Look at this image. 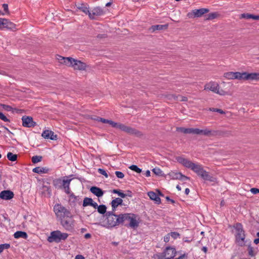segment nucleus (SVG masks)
Returning <instances> with one entry per match:
<instances>
[{"label":"nucleus","mask_w":259,"mask_h":259,"mask_svg":"<svg viewBox=\"0 0 259 259\" xmlns=\"http://www.w3.org/2000/svg\"><path fill=\"white\" fill-rule=\"evenodd\" d=\"M94 119L98 121L102 122L104 123H108L111 125L112 127L119 128L121 131H123L130 135H135L138 137H141L143 136V134L141 132L136 130V128L126 126L120 123L115 122L112 120L104 119L101 117H98L97 119Z\"/></svg>","instance_id":"nucleus-1"},{"label":"nucleus","mask_w":259,"mask_h":259,"mask_svg":"<svg viewBox=\"0 0 259 259\" xmlns=\"http://www.w3.org/2000/svg\"><path fill=\"white\" fill-rule=\"evenodd\" d=\"M115 211H107L105 214L108 228H113L122 224V213L115 214Z\"/></svg>","instance_id":"nucleus-2"},{"label":"nucleus","mask_w":259,"mask_h":259,"mask_svg":"<svg viewBox=\"0 0 259 259\" xmlns=\"http://www.w3.org/2000/svg\"><path fill=\"white\" fill-rule=\"evenodd\" d=\"M137 216L133 213H123L122 214V224L127 227L136 229L139 226V222L137 219Z\"/></svg>","instance_id":"nucleus-3"},{"label":"nucleus","mask_w":259,"mask_h":259,"mask_svg":"<svg viewBox=\"0 0 259 259\" xmlns=\"http://www.w3.org/2000/svg\"><path fill=\"white\" fill-rule=\"evenodd\" d=\"M233 227L236 232L235 235L236 241L239 246H244L245 234L242 225L241 223H237L233 226Z\"/></svg>","instance_id":"nucleus-4"},{"label":"nucleus","mask_w":259,"mask_h":259,"mask_svg":"<svg viewBox=\"0 0 259 259\" xmlns=\"http://www.w3.org/2000/svg\"><path fill=\"white\" fill-rule=\"evenodd\" d=\"M54 209L57 217H59L60 220L73 217L70 210L61 204L55 205Z\"/></svg>","instance_id":"nucleus-5"},{"label":"nucleus","mask_w":259,"mask_h":259,"mask_svg":"<svg viewBox=\"0 0 259 259\" xmlns=\"http://www.w3.org/2000/svg\"><path fill=\"white\" fill-rule=\"evenodd\" d=\"M68 237V234L66 233H62L60 231L57 230L51 233L50 236L48 238L49 242L59 243L65 240Z\"/></svg>","instance_id":"nucleus-6"},{"label":"nucleus","mask_w":259,"mask_h":259,"mask_svg":"<svg viewBox=\"0 0 259 259\" xmlns=\"http://www.w3.org/2000/svg\"><path fill=\"white\" fill-rule=\"evenodd\" d=\"M177 254L175 247L167 246L163 252L156 254L158 259H171L174 257Z\"/></svg>","instance_id":"nucleus-7"},{"label":"nucleus","mask_w":259,"mask_h":259,"mask_svg":"<svg viewBox=\"0 0 259 259\" xmlns=\"http://www.w3.org/2000/svg\"><path fill=\"white\" fill-rule=\"evenodd\" d=\"M176 159L179 163L182 164L184 166L187 168H190L195 173L201 165L194 163L190 160L181 156L177 157Z\"/></svg>","instance_id":"nucleus-8"},{"label":"nucleus","mask_w":259,"mask_h":259,"mask_svg":"<svg viewBox=\"0 0 259 259\" xmlns=\"http://www.w3.org/2000/svg\"><path fill=\"white\" fill-rule=\"evenodd\" d=\"M204 90L210 91L222 96L227 95V92L222 89L220 90V86L219 84L214 81H210L206 83L204 86Z\"/></svg>","instance_id":"nucleus-9"},{"label":"nucleus","mask_w":259,"mask_h":259,"mask_svg":"<svg viewBox=\"0 0 259 259\" xmlns=\"http://www.w3.org/2000/svg\"><path fill=\"white\" fill-rule=\"evenodd\" d=\"M196 174L205 181H208L211 182H214L216 181V179L214 177L210 175L208 172L203 169L202 165H200Z\"/></svg>","instance_id":"nucleus-10"},{"label":"nucleus","mask_w":259,"mask_h":259,"mask_svg":"<svg viewBox=\"0 0 259 259\" xmlns=\"http://www.w3.org/2000/svg\"><path fill=\"white\" fill-rule=\"evenodd\" d=\"M75 221L73 217L62 219L60 220L61 225L67 231H72L74 228Z\"/></svg>","instance_id":"nucleus-11"},{"label":"nucleus","mask_w":259,"mask_h":259,"mask_svg":"<svg viewBox=\"0 0 259 259\" xmlns=\"http://www.w3.org/2000/svg\"><path fill=\"white\" fill-rule=\"evenodd\" d=\"M209 11L208 9L201 8L199 9L193 10L192 12L188 13L187 16L189 18H198L201 17L203 14L208 13Z\"/></svg>","instance_id":"nucleus-12"},{"label":"nucleus","mask_w":259,"mask_h":259,"mask_svg":"<svg viewBox=\"0 0 259 259\" xmlns=\"http://www.w3.org/2000/svg\"><path fill=\"white\" fill-rule=\"evenodd\" d=\"M4 28L13 30L16 28V25L7 19L0 18V29Z\"/></svg>","instance_id":"nucleus-13"},{"label":"nucleus","mask_w":259,"mask_h":259,"mask_svg":"<svg viewBox=\"0 0 259 259\" xmlns=\"http://www.w3.org/2000/svg\"><path fill=\"white\" fill-rule=\"evenodd\" d=\"M22 125L26 127H33L36 125V123L33 121L31 116H23L22 117Z\"/></svg>","instance_id":"nucleus-14"},{"label":"nucleus","mask_w":259,"mask_h":259,"mask_svg":"<svg viewBox=\"0 0 259 259\" xmlns=\"http://www.w3.org/2000/svg\"><path fill=\"white\" fill-rule=\"evenodd\" d=\"M218 131H211L208 129L200 130L199 128H195L194 135H203L207 136H211L217 135Z\"/></svg>","instance_id":"nucleus-15"},{"label":"nucleus","mask_w":259,"mask_h":259,"mask_svg":"<svg viewBox=\"0 0 259 259\" xmlns=\"http://www.w3.org/2000/svg\"><path fill=\"white\" fill-rule=\"evenodd\" d=\"M87 65L84 62L73 58L71 67L75 70H85Z\"/></svg>","instance_id":"nucleus-16"},{"label":"nucleus","mask_w":259,"mask_h":259,"mask_svg":"<svg viewBox=\"0 0 259 259\" xmlns=\"http://www.w3.org/2000/svg\"><path fill=\"white\" fill-rule=\"evenodd\" d=\"M224 77L228 79H242V73L239 72H228L224 74Z\"/></svg>","instance_id":"nucleus-17"},{"label":"nucleus","mask_w":259,"mask_h":259,"mask_svg":"<svg viewBox=\"0 0 259 259\" xmlns=\"http://www.w3.org/2000/svg\"><path fill=\"white\" fill-rule=\"evenodd\" d=\"M242 80H259V73H248L246 72L242 73Z\"/></svg>","instance_id":"nucleus-18"},{"label":"nucleus","mask_w":259,"mask_h":259,"mask_svg":"<svg viewBox=\"0 0 259 259\" xmlns=\"http://www.w3.org/2000/svg\"><path fill=\"white\" fill-rule=\"evenodd\" d=\"M168 175L171 179L174 180H180L183 181L190 180V178L183 175L181 172L171 171Z\"/></svg>","instance_id":"nucleus-19"},{"label":"nucleus","mask_w":259,"mask_h":259,"mask_svg":"<svg viewBox=\"0 0 259 259\" xmlns=\"http://www.w3.org/2000/svg\"><path fill=\"white\" fill-rule=\"evenodd\" d=\"M104 13V11L101 7H97L93 9L92 13L90 12L89 16L91 19H95L96 16H100L103 15Z\"/></svg>","instance_id":"nucleus-20"},{"label":"nucleus","mask_w":259,"mask_h":259,"mask_svg":"<svg viewBox=\"0 0 259 259\" xmlns=\"http://www.w3.org/2000/svg\"><path fill=\"white\" fill-rule=\"evenodd\" d=\"M69 202L71 206H75L76 203L80 204L81 199L79 196H75L73 193L70 194L69 196Z\"/></svg>","instance_id":"nucleus-21"},{"label":"nucleus","mask_w":259,"mask_h":259,"mask_svg":"<svg viewBox=\"0 0 259 259\" xmlns=\"http://www.w3.org/2000/svg\"><path fill=\"white\" fill-rule=\"evenodd\" d=\"M14 196V193L11 190H3L0 193V198L3 200H9Z\"/></svg>","instance_id":"nucleus-22"},{"label":"nucleus","mask_w":259,"mask_h":259,"mask_svg":"<svg viewBox=\"0 0 259 259\" xmlns=\"http://www.w3.org/2000/svg\"><path fill=\"white\" fill-rule=\"evenodd\" d=\"M57 59L61 64L71 67L73 58L71 57H63L61 56H58Z\"/></svg>","instance_id":"nucleus-23"},{"label":"nucleus","mask_w":259,"mask_h":259,"mask_svg":"<svg viewBox=\"0 0 259 259\" xmlns=\"http://www.w3.org/2000/svg\"><path fill=\"white\" fill-rule=\"evenodd\" d=\"M41 136L45 139H51L52 140H56L57 139V136L54 135V133L51 131L45 130L44 131Z\"/></svg>","instance_id":"nucleus-24"},{"label":"nucleus","mask_w":259,"mask_h":259,"mask_svg":"<svg viewBox=\"0 0 259 259\" xmlns=\"http://www.w3.org/2000/svg\"><path fill=\"white\" fill-rule=\"evenodd\" d=\"M75 6L77 9L83 12L85 14H88L89 15L90 11L89 7L87 4H84V3H75Z\"/></svg>","instance_id":"nucleus-25"},{"label":"nucleus","mask_w":259,"mask_h":259,"mask_svg":"<svg viewBox=\"0 0 259 259\" xmlns=\"http://www.w3.org/2000/svg\"><path fill=\"white\" fill-rule=\"evenodd\" d=\"M147 194L150 199L154 200L156 204H159L161 203V199L157 194L153 191H150L148 192Z\"/></svg>","instance_id":"nucleus-26"},{"label":"nucleus","mask_w":259,"mask_h":259,"mask_svg":"<svg viewBox=\"0 0 259 259\" xmlns=\"http://www.w3.org/2000/svg\"><path fill=\"white\" fill-rule=\"evenodd\" d=\"M90 191L98 197H102L104 194V191L96 186H92L90 188Z\"/></svg>","instance_id":"nucleus-27"},{"label":"nucleus","mask_w":259,"mask_h":259,"mask_svg":"<svg viewBox=\"0 0 259 259\" xmlns=\"http://www.w3.org/2000/svg\"><path fill=\"white\" fill-rule=\"evenodd\" d=\"M168 27L167 24H164V25H152L149 28V30L151 32H154V31L156 30H161L163 29H166Z\"/></svg>","instance_id":"nucleus-28"},{"label":"nucleus","mask_w":259,"mask_h":259,"mask_svg":"<svg viewBox=\"0 0 259 259\" xmlns=\"http://www.w3.org/2000/svg\"><path fill=\"white\" fill-rule=\"evenodd\" d=\"M123 200L120 198H116L113 199L111 202L112 210L115 211L117 206L119 205H122Z\"/></svg>","instance_id":"nucleus-29"},{"label":"nucleus","mask_w":259,"mask_h":259,"mask_svg":"<svg viewBox=\"0 0 259 259\" xmlns=\"http://www.w3.org/2000/svg\"><path fill=\"white\" fill-rule=\"evenodd\" d=\"M177 131L185 134H194L195 128L179 127H177Z\"/></svg>","instance_id":"nucleus-30"},{"label":"nucleus","mask_w":259,"mask_h":259,"mask_svg":"<svg viewBox=\"0 0 259 259\" xmlns=\"http://www.w3.org/2000/svg\"><path fill=\"white\" fill-rule=\"evenodd\" d=\"M32 171L37 174H47L49 171V168L38 166L34 168Z\"/></svg>","instance_id":"nucleus-31"},{"label":"nucleus","mask_w":259,"mask_h":259,"mask_svg":"<svg viewBox=\"0 0 259 259\" xmlns=\"http://www.w3.org/2000/svg\"><path fill=\"white\" fill-rule=\"evenodd\" d=\"M14 237L16 239L22 238L23 239H27L28 237L27 234L25 232L23 231H17L14 234Z\"/></svg>","instance_id":"nucleus-32"},{"label":"nucleus","mask_w":259,"mask_h":259,"mask_svg":"<svg viewBox=\"0 0 259 259\" xmlns=\"http://www.w3.org/2000/svg\"><path fill=\"white\" fill-rule=\"evenodd\" d=\"M240 18H244L246 19H252L254 20H257L259 18L258 15H254L249 13H243L240 15Z\"/></svg>","instance_id":"nucleus-33"},{"label":"nucleus","mask_w":259,"mask_h":259,"mask_svg":"<svg viewBox=\"0 0 259 259\" xmlns=\"http://www.w3.org/2000/svg\"><path fill=\"white\" fill-rule=\"evenodd\" d=\"M63 180L60 178L54 179L53 181V186L57 189H62Z\"/></svg>","instance_id":"nucleus-34"},{"label":"nucleus","mask_w":259,"mask_h":259,"mask_svg":"<svg viewBox=\"0 0 259 259\" xmlns=\"http://www.w3.org/2000/svg\"><path fill=\"white\" fill-rule=\"evenodd\" d=\"M7 156L8 160L11 161H16L18 158V155L17 154H13L12 152H8Z\"/></svg>","instance_id":"nucleus-35"},{"label":"nucleus","mask_w":259,"mask_h":259,"mask_svg":"<svg viewBox=\"0 0 259 259\" xmlns=\"http://www.w3.org/2000/svg\"><path fill=\"white\" fill-rule=\"evenodd\" d=\"M93 200V199L91 198L85 197L83 201L82 206L83 207L91 206Z\"/></svg>","instance_id":"nucleus-36"},{"label":"nucleus","mask_w":259,"mask_h":259,"mask_svg":"<svg viewBox=\"0 0 259 259\" xmlns=\"http://www.w3.org/2000/svg\"><path fill=\"white\" fill-rule=\"evenodd\" d=\"M98 212L102 214H104L105 213H106V209L107 207L105 205L101 204L98 206L97 208Z\"/></svg>","instance_id":"nucleus-37"},{"label":"nucleus","mask_w":259,"mask_h":259,"mask_svg":"<svg viewBox=\"0 0 259 259\" xmlns=\"http://www.w3.org/2000/svg\"><path fill=\"white\" fill-rule=\"evenodd\" d=\"M72 179H65V177L64 178V179L63 180V183H62V188H66L69 187L70 182L71 181Z\"/></svg>","instance_id":"nucleus-38"},{"label":"nucleus","mask_w":259,"mask_h":259,"mask_svg":"<svg viewBox=\"0 0 259 259\" xmlns=\"http://www.w3.org/2000/svg\"><path fill=\"white\" fill-rule=\"evenodd\" d=\"M112 193H114V194H118V195L120 197H121V198H125L126 196H127V194H125L124 193H123L121 190H119V189H114L112 190Z\"/></svg>","instance_id":"nucleus-39"},{"label":"nucleus","mask_w":259,"mask_h":259,"mask_svg":"<svg viewBox=\"0 0 259 259\" xmlns=\"http://www.w3.org/2000/svg\"><path fill=\"white\" fill-rule=\"evenodd\" d=\"M42 157L41 156H33L32 158V162L33 163H36L41 161Z\"/></svg>","instance_id":"nucleus-40"},{"label":"nucleus","mask_w":259,"mask_h":259,"mask_svg":"<svg viewBox=\"0 0 259 259\" xmlns=\"http://www.w3.org/2000/svg\"><path fill=\"white\" fill-rule=\"evenodd\" d=\"M218 16V14L217 13H209L207 15V17L206 20H213L215 19Z\"/></svg>","instance_id":"nucleus-41"},{"label":"nucleus","mask_w":259,"mask_h":259,"mask_svg":"<svg viewBox=\"0 0 259 259\" xmlns=\"http://www.w3.org/2000/svg\"><path fill=\"white\" fill-rule=\"evenodd\" d=\"M152 171L157 176H161L163 175L162 171L158 167L153 168Z\"/></svg>","instance_id":"nucleus-42"},{"label":"nucleus","mask_w":259,"mask_h":259,"mask_svg":"<svg viewBox=\"0 0 259 259\" xmlns=\"http://www.w3.org/2000/svg\"><path fill=\"white\" fill-rule=\"evenodd\" d=\"M129 168L137 173H141L142 172V169L139 168L136 165H132Z\"/></svg>","instance_id":"nucleus-43"},{"label":"nucleus","mask_w":259,"mask_h":259,"mask_svg":"<svg viewBox=\"0 0 259 259\" xmlns=\"http://www.w3.org/2000/svg\"><path fill=\"white\" fill-rule=\"evenodd\" d=\"M10 248V244L9 243H5L0 244V253H2L5 249H9Z\"/></svg>","instance_id":"nucleus-44"},{"label":"nucleus","mask_w":259,"mask_h":259,"mask_svg":"<svg viewBox=\"0 0 259 259\" xmlns=\"http://www.w3.org/2000/svg\"><path fill=\"white\" fill-rule=\"evenodd\" d=\"M248 254L251 256H254L255 255V253L253 252V248L251 246V245H249L248 247Z\"/></svg>","instance_id":"nucleus-45"},{"label":"nucleus","mask_w":259,"mask_h":259,"mask_svg":"<svg viewBox=\"0 0 259 259\" xmlns=\"http://www.w3.org/2000/svg\"><path fill=\"white\" fill-rule=\"evenodd\" d=\"M170 236L173 238L174 239H177L178 237H180V235L179 233L177 232H171L169 233Z\"/></svg>","instance_id":"nucleus-46"},{"label":"nucleus","mask_w":259,"mask_h":259,"mask_svg":"<svg viewBox=\"0 0 259 259\" xmlns=\"http://www.w3.org/2000/svg\"><path fill=\"white\" fill-rule=\"evenodd\" d=\"M0 119L5 122H10L9 119L2 112H0Z\"/></svg>","instance_id":"nucleus-47"},{"label":"nucleus","mask_w":259,"mask_h":259,"mask_svg":"<svg viewBox=\"0 0 259 259\" xmlns=\"http://www.w3.org/2000/svg\"><path fill=\"white\" fill-rule=\"evenodd\" d=\"M115 175L118 178L122 179L123 178L124 175L123 172L119 171H116L115 172Z\"/></svg>","instance_id":"nucleus-48"},{"label":"nucleus","mask_w":259,"mask_h":259,"mask_svg":"<svg viewBox=\"0 0 259 259\" xmlns=\"http://www.w3.org/2000/svg\"><path fill=\"white\" fill-rule=\"evenodd\" d=\"M98 171L101 175H104L106 178H108V175L107 172L103 169L99 168Z\"/></svg>","instance_id":"nucleus-49"},{"label":"nucleus","mask_w":259,"mask_h":259,"mask_svg":"<svg viewBox=\"0 0 259 259\" xmlns=\"http://www.w3.org/2000/svg\"><path fill=\"white\" fill-rule=\"evenodd\" d=\"M107 37V35L106 34H105V33H103V34H99L97 36V38H98L99 39H103V38H105Z\"/></svg>","instance_id":"nucleus-50"},{"label":"nucleus","mask_w":259,"mask_h":259,"mask_svg":"<svg viewBox=\"0 0 259 259\" xmlns=\"http://www.w3.org/2000/svg\"><path fill=\"white\" fill-rule=\"evenodd\" d=\"M250 192L253 194L259 193V189L256 188H252L250 189Z\"/></svg>","instance_id":"nucleus-51"},{"label":"nucleus","mask_w":259,"mask_h":259,"mask_svg":"<svg viewBox=\"0 0 259 259\" xmlns=\"http://www.w3.org/2000/svg\"><path fill=\"white\" fill-rule=\"evenodd\" d=\"M170 234L169 233H168V234H167L166 236H165L164 237V241L165 242H169V239H170Z\"/></svg>","instance_id":"nucleus-52"},{"label":"nucleus","mask_w":259,"mask_h":259,"mask_svg":"<svg viewBox=\"0 0 259 259\" xmlns=\"http://www.w3.org/2000/svg\"><path fill=\"white\" fill-rule=\"evenodd\" d=\"M3 107L6 110L8 111H10L12 109V107L9 105H3Z\"/></svg>","instance_id":"nucleus-53"},{"label":"nucleus","mask_w":259,"mask_h":259,"mask_svg":"<svg viewBox=\"0 0 259 259\" xmlns=\"http://www.w3.org/2000/svg\"><path fill=\"white\" fill-rule=\"evenodd\" d=\"M257 238L255 239L253 241L254 243L255 244H259V232L256 233Z\"/></svg>","instance_id":"nucleus-54"},{"label":"nucleus","mask_w":259,"mask_h":259,"mask_svg":"<svg viewBox=\"0 0 259 259\" xmlns=\"http://www.w3.org/2000/svg\"><path fill=\"white\" fill-rule=\"evenodd\" d=\"M64 189L65 192L66 194H69V195H70V194L72 193L71 192V191L70 189V187L66 188H64Z\"/></svg>","instance_id":"nucleus-55"},{"label":"nucleus","mask_w":259,"mask_h":259,"mask_svg":"<svg viewBox=\"0 0 259 259\" xmlns=\"http://www.w3.org/2000/svg\"><path fill=\"white\" fill-rule=\"evenodd\" d=\"M3 7L4 8V10L5 11V12L7 13L8 12V5L6 4H4L3 5Z\"/></svg>","instance_id":"nucleus-56"},{"label":"nucleus","mask_w":259,"mask_h":259,"mask_svg":"<svg viewBox=\"0 0 259 259\" xmlns=\"http://www.w3.org/2000/svg\"><path fill=\"white\" fill-rule=\"evenodd\" d=\"M98 204L93 200L91 206H93L94 208L96 209L98 207Z\"/></svg>","instance_id":"nucleus-57"},{"label":"nucleus","mask_w":259,"mask_h":259,"mask_svg":"<svg viewBox=\"0 0 259 259\" xmlns=\"http://www.w3.org/2000/svg\"><path fill=\"white\" fill-rule=\"evenodd\" d=\"M14 110L17 113H22L24 112V110L23 109H17V108H15Z\"/></svg>","instance_id":"nucleus-58"},{"label":"nucleus","mask_w":259,"mask_h":259,"mask_svg":"<svg viewBox=\"0 0 259 259\" xmlns=\"http://www.w3.org/2000/svg\"><path fill=\"white\" fill-rule=\"evenodd\" d=\"M165 198H166V200L170 201L172 204L175 203V200H174L173 199H170L169 196H166L165 197Z\"/></svg>","instance_id":"nucleus-59"},{"label":"nucleus","mask_w":259,"mask_h":259,"mask_svg":"<svg viewBox=\"0 0 259 259\" xmlns=\"http://www.w3.org/2000/svg\"><path fill=\"white\" fill-rule=\"evenodd\" d=\"M75 259H84V257L80 254H78L76 255Z\"/></svg>","instance_id":"nucleus-60"},{"label":"nucleus","mask_w":259,"mask_h":259,"mask_svg":"<svg viewBox=\"0 0 259 259\" xmlns=\"http://www.w3.org/2000/svg\"><path fill=\"white\" fill-rule=\"evenodd\" d=\"M183 241H184L185 242L190 243V242H191V241H192V239H191V240H189V239H188V238L186 237V238H183Z\"/></svg>","instance_id":"nucleus-61"},{"label":"nucleus","mask_w":259,"mask_h":259,"mask_svg":"<svg viewBox=\"0 0 259 259\" xmlns=\"http://www.w3.org/2000/svg\"><path fill=\"white\" fill-rule=\"evenodd\" d=\"M156 191L158 193L157 195H158L159 197V196H162V197L164 196L163 194L159 190H157Z\"/></svg>","instance_id":"nucleus-62"},{"label":"nucleus","mask_w":259,"mask_h":259,"mask_svg":"<svg viewBox=\"0 0 259 259\" xmlns=\"http://www.w3.org/2000/svg\"><path fill=\"white\" fill-rule=\"evenodd\" d=\"M186 256H187V255L186 254H184L180 255L179 257L176 258L175 259H184V258Z\"/></svg>","instance_id":"nucleus-63"},{"label":"nucleus","mask_w":259,"mask_h":259,"mask_svg":"<svg viewBox=\"0 0 259 259\" xmlns=\"http://www.w3.org/2000/svg\"><path fill=\"white\" fill-rule=\"evenodd\" d=\"M91 237V235L90 233H87L84 235V238L85 239H89Z\"/></svg>","instance_id":"nucleus-64"}]
</instances>
